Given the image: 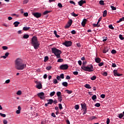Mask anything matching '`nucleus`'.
<instances>
[{"instance_id": "obj_41", "label": "nucleus", "mask_w": 124, "mask_h": 124, "mask_svg": "<svg viewBox=\"0 0 124 124\" xmlns=\"http://www.w3.org/2000/svg\"><path fill=\"white\" fill-rule=\"evenodd\" d=\"M48 60H49V57H48V56H46L45 57V60H44L45 62H47V61H48Z\"/></svg>"}, {"instance_id": "obj_12", "label": "nucleus", "mask_w": 124, "mask_h": 124, "mask_svg": "<svg viewBox=\"0 0 124 124\" xmlns=\"http://www.w3.org/2000/svg\"><path fill=\"white\" fill-rule=\"evenodd\" d=\"M87 21L88 20H87V19H84L81 22V26H82V27H84L85 26H86V23H87Z\"/></svg>"}, {"instance_id": "obj_22", "label": "nucleus", "mask_w": 124, "mask_h": 124, "mask_svg": "<svg viewBox=\"0 0 124 124\" xmlns=\"http://www.w3.org/2000/svg\"><path fill=\"white\" fill-rule=\"evenodd\" d=\"M106 16H107V11L105 10L103 12V17H106Z\"/></svg>"}, {"instance_id": "obj_21", "label": "nucleus", "mask_w": 124, "mask_h": 124, "mask_svg": "<svg viewBox=\"0 0 124 124\" xmlns=\"http://www.w3.org/2000/svg\"><path fill=\"white\" fill-rule=\"evenodd\" d=\"M30 29H31L30 27H24L23 28V30L27 31H29V30H30Z\"/></svg>"}, {"instance_id": "obj_63", "label": "nucleus", "mask_w": 124, "mask_h": 124, "mask_svg": "<svg viewBox=\"0 0 124 124\" xmlns=\"http://www.w3.org/2000/svg\"><path fill=\"white\" fill-rule=\"evenodd\" d=\"M101 98H105V94H102L101 95Z\"/></svg>"}, {"instance_id": "obj_5", "label": "nucleus", "mask_w": 124, "mask_h": 124, "mask_svg": "<svg viewBox=\"0 0 124 124\" xmlns=\"http://www.w3.org/2000/svg\"><path fill=\"white\" fill-rule=\"evenodd\" d=\"M81 108L82 109H83L84 110V112L82 113L83 115H86V114L87 113V104H86V103H82L81 104Z\"/></svg>"}, {"instance_id": "obj_61", "label": "nucleus", "mask_w": 124, "mask_h": 124, "mask_svg": "<svg viewBox=\"0 0 124 124\" xmlns=\"http://www.w3.org/2000/svg\"><path fill=\"white\" fill-rule=\"evenodd\" d=\"M110 124V119L109 118H107V124Z\"/></svg>"}, {"instance_id": "obj_42", "label": "nucleus", "mask_w": 124, "mask_h": 124, "mask_svg": "<svg viewBox=\"0 0 124 124\" xmlns=\"http://www.w3.org/2000/svg\"><path fill=\"white\" fill-rule=\"evenodd\" d=\"M59 108L60 110H62V109L63 108H62V104H59Z\"/></svg>"}, {"instance_id": "obj_33", "label": "nucleus", "mask_w": 124, "mask_h": 124, "mask_svg": "<svg viewBox=\"0 0 124 124\" xmlns=\"http://www.w3.org/2000/svg\"><path fill=\"white\" fill-rule=\"evenodd\" d=\"M55 93H56V92H55V91H53V92L50 93V96H54V95H55Z\"/></svg>"}, {"instance_id": "obj_64", "label": "nucleus", "mask_w": 124, "mask_h": 124, "mask_svg": "<svg viewBox=\"0 0 124 124\" xmlns=\"http://www.w3.org/2000/svg\"><path fill=\"white\" fill-rule=\"evenodd\" d=\"M58 5L59 7H60V8L62 7V3H58Z\"/></svg>"}, {"instance_id": "obj_59", "label": "nucleus", "mask_w": 124, "mask_h": 124, "mask_svg": "<svg viewBox=\"0 0 124 124\" xmlns=\"http://www.w3.org/2000/svg\"><path fill=\"white\" fill-rule=\"evenodd\" d=\"M70 26H71V25H69V24H67L65 26V29H68V28H69Z\"/></svg>"}, {"instance_id": "obj_30", "label": "nucleus", "mask_w": 124, "mask_h": 124, "mask_svg": "<svg viewBox=\"0 0 124 124\" xmlns=\"http://www.w3.org/2000/svg\"><path fill=\"white\" fill-rule=\"evenodd\" d=\"M91 80H92V81H94V80H95V79H96V76H92V77H91Z\"/></svg>"}, {"instance_id": "obj_58", "label": "nucleus", "mask_w": 124, "mask_h": 124, "mask_svg": "<svg viewBox=\"0 0 124 124\" xmlns=\"http://www.w3.org/2000/svg\"><path fill=\"white\" fill-rule=\"evenodd\" d=\"M6 84H9L10 83V79L6 80L5 82Z\"/></svg>"}, {"instance_id": "obj_17", "label": "nucleus", "mask_w": 124, "mask_h": 124, "mask_svg": "<svg viewBox=\"0 0 124 124\" xmlns=\"http://www.w3.org/2000/svg\"><path fill=\"white\" fill-rule=\"evenodd\" d=\"M9 56V52H6L5 54V56H2L1 58H3V59H6Z\"/></svg>"}, {"instance_id": "obj_57", "label": "nucleus", "mask_w": 124, "mask_h": 124, "mask_svg": "<svg viewBox=\"0 0 124 124\" xmlns=\"http://www.w3.org/2000/svg\"><path fill=\"white\" fill-rule=\"evenodd\" d=\"M103 64H104V63L103 62H102L99 63L98 65L99 66H102Z\"/></svg>"}, {"instance_id": "obj_1", "label": "nucleus", "mask_w": 124, "mask_h": 124, "mask_svg": "<svg viewBox=\"0 0 124 124\" xmlns=\"http://www.w3.org/2000/svg\"><path fill=\"white\" fill-rule=\"evenodd\" d=\"M15 68L17 70H23L26 67V64L20 58H17L15 62Z\"/></svg>"}, {"instance_id": "obj_28", "label": "nucleus", "mask_w": 124, "mask_h": 124, "mask_svg": "<svg viewBox=\"0 0 124 124\" xmlns=\"http://www.w3.org/2000/svg\"><path fill=\"white\" fill-rule=\"evenodd\" d=\"M58 99L59 102H62V97H58Z\"/></svg>"}, {"instance_id": "obj_6", "label": "nucleus", "mask_w": 124, "mask_h": 124, "mask_svg": "<svg viewBox=\"0 0 124 124\" xmlns=\"http://www.w3.org/2000/svg\"><path fill=\"white\" fill-rule=\"evenodd\" d=\"M63 45H64L66 47H70L72 45V42L66 41L63 43Z\"/></svg>"}, {"instance_id": "obj_15", "label": "nucleus", "mask_w": 124, "mask_h": 124, "mask_svg": "<svg viewBox=\"0 0 124 124\" xmlns=\"http://www.w3.org/2000/svg\"><path fill=\"white\" fill-rule=\"evenodd\" d=\"M29 37H30V35H29V34H25L22 38V39H28V38H29Z\"/></svg>"}, {"instance_id": "obj_45", "label": "nucleus", "mask_w": 124, "mask_h": 124, "mask_svg": "<svg viewBox=\"0 0 124 124\" xmlns=\"http://www.w3.org/2000/svg\"><path fill=\"white\" fill-rule=\"evenodd\" d=\"M93 100H95L96 99V95H93L92 97Z\"/></svg>"}, {"instance_id": "obj_25", "label": "nucleus", "mask_w": 124, "mask_h": 124, "mask_svg": "<svg viewBox=\"0 0 124 124\" xmlns=\"http://www.w3.org/2000/svg\"><path fill=\"white\" fill-rule=\"evenodd\" d=\"M107 52H108V48H105L103 51V53H104V54H106Z\"/></svg>"}, {"instance_id": "obj_40", "label": "nucleus", "mask_w": 124, "mask_h": 124, "mask_svg": "<svg viewBox=\"0 0 124 124\" xmlns=\"http://www.w3.org/2000/svg\"><path fill=\"white\" fill-rule=\"evenodd\" d=\"M99 4L101 5H104V1H103V0H100L99 1Z\"/></svg>"}, {"instance_id": "obj_39", "label": "nucleus", "mask_w": 124, "mask_h": 124, "mask_svg": "<svg viewBox=\"0 0 124 124\" xmlns=\"http://www.w3.org/2000/svg\"><path fill=\"white\" fill-rule=\"evenodd\" d=\"M50 12H51L50 11H46L44 12L43 14L44 15H46V14H48V13H50Z\"/></svg>"}, {"instance_id": "obj_26", "label": "nucleus", "mask_w": 124, "mask_h": 124, "mask_svg": "<svg viewBox=\"0 0 124 124\" xmlns=\"http://www.w3.org/2000/svg\"><path fill=\"white\" fill-rule=\"evenodd\" d=\"M71 15H72V16H73L74 17H78V14H76L74 12L71 13Z\"/></svg>"}, {"instance_id": "obj_9", "label": "nucleus", "mask_w": 124, "mask_h": 124, "mask_svg": "<svg viewBox=\"0 0 124 124\" xmlns=\"http://www.w3.org/2000/svg\"><path fill=\"white\" fill-rule=\"evenodd\" d=\"M32 15L36 18H40L41 17V13H33Z\"/></svg>"}, {"instance_id": "obj_49", "label": "nucleus", "mask_w": 124, "mask_h": 124, "mask_svg": "<svg viewBox=\"0 0 124 124\" xmlns=\"http://www.w3.org/2000/svg\"><path fill=\"white\" fill-rule=\"evenodd\" d=\"M75 109H76V110H78V109H79V105H76L75 106Z\"/></svg>"}, {"instance_id": "obj_10", "label": "nucleus", "mask_w": 124, "mask_h": 124, "mask_svg": "<svg viewBox=\"0 0 124 124\" xmlns=\"http://www.w3.org/2000/svg\"><path fill=\"white\" fill-rule=\"evenodd\" d=\"M113 74L114 76H118V77H120V76H123V74L118 73V70H114L113 71Z\"/></svg>"}, {"instance_id": "obj_52", "label": "nucleus", "mask_w": 124, "mask_h": 124, "mask_svg": "<svg viewBox=\"0 0 124 124\" xmlns=\"http://www.w3.org/2000/svg\"><path fill=\"white\" fill-rule=\"evenodd\" d=\"M53 83H54L55 84H58V80H57L56 79H53Z\"/></svg>"}, {"instance_id": "obj_48", "label": "nucleus", "mask_w": 124, "mask_h": 124, "mask_svg": "<svg viewBox=\"0 0 124 124\" xmlns=\"http://www.w3.org/2000/svg\"><path fill=\"white\" fill-rule=\"evenodd\" d=\"M110 7L112 10H116L117 9V8H116V7H114V6H111Z\"/></svg>"}, {"instance_id": "obj_46", "label": "nucleus", "mask_w": 124, "mask_h": 124, "mask_svg": "<svg viewBox=\"0 0 124 124\" xmlns=\"http://www.w3.org/2000/svg\"><path fill=\"white\" fill-rule=\"evenodd\" d=\"M111 54H116L117 53V51L115 49H112L111 51Z\"/></svg>"}, {"instance_id": "obj_47", "label": "nucleus", "mask_w": 124, "mask_h": 124, "mask_svg": "<svg viewBox=\"0 0 124 124\" xmlns=\"http://www.w3.org/2000/svg\"><path fill=\"white\" fill-rule=\"evenodd\" d=\"M2 48L3 49V50H7V49H8V47L6 46H3L2 47Z\"/></svg>"}, {"instance_id": "obj_50", "label": "nucleus", "mask_w": 124, "mask_h": 124, "mask_svg": "<svg viewBox=\"0 0 124 124\" xmlns=\"http://www.w3.org/2000/svg\"><path fill=\"white\" fill-rule=\"evenodd\" d=\"M95 107H100V103H97L95 104Z\"/></svg>"}, {"instance_id": "obj_18", "label": "nucleus", "mask_w": 124, "mask_h": 124, "mask_svg": "<svg viewBox=\"0 0 124 124\" xmlns=\"http://www.w3.org/2000/svg\"><path fill=\"white\" fill-rule=\"evenodd\" d=\"M47 104H50V105H52V104H53L54 103V100H53V99L47 100Z\"/></svg>"}, {"instance_id": "obj_14", "label": "nucleus", "mask_w": 124, "mask_h": 124, "mask_svg": "<svg viewBox=\"0 0 124 124\" xmlns=\"http://www.w3.org/2000/svg\"><path fill=\"white\" fill-rule=\"evenodd\" d=\"M13 25L15 26V28H17V27L20 25V22L16 21L14 23Z\"/></svg>"}, {"instance_id": "obj_29", "label": "nucleus", "mask_w": 124, "mask_h": 124, "mask_svg": "<svg viewBox=\"0 0 124 124\" xmlns=\"http://www.w3.org/2000/svg\"><path fill=\"white\" fill-rule=\"evenodd\" d=\"M54 33L55 36H56V37H57V38H59V37H60V35H58V34L57 33V31H54Z\"/></svg>"}, {"instance_id": "obj_8", "label": "nucleus", "mask_w": 124, "mask_h": 124, "mask_svg": "<svg viewBox=\"0 0 124 124\" xmlns=\"http://www.w3.org/2000/svg\"><path fill=\"white\" fill-rule=\"evenodd\" d=\"M37 96L38 97H40L41 99H44V96L45 95V94L43 92H41L40 93H37Z\"/></svg>"}, {"instance_id": "obj_11", "label": "nucleus", "mask_w": 124, "mask_h": 124, "mask_svg": "<svg viewBox=\"0 0 124 124\" xmlns=\"http://www.w3.org/2000/svg\"><path fill=\"white\" fill-rule=\"evenodd\" d=\"M79 5H80V6H82V5H83V4H84V3H86V0H80L78 2Z\"/></svg>"}, {"instance_id": "obj_44", "label": "nucleus", "mask_w": 124, "mask_h": 124, "mask_svg": "<svg viewBox=\"0 0 124 124\" xmlns=\"http://www.w3.org/2000/svg\"><path fill=\"white\" fill-rule=\"evenodd\" d=\"M60 77L62 79H64V75L63 74H62L60 75Z\"/></svg>"}, {"instance_id": "obj_34", "label": "nucleus", "mask_w": 124, "mask_h": 124, "mask_svg": "<svg viewBox=\"0 0 124 124\" xmlns=\"http://www.w3.org/2000/svg\"><path fill=\"white\" fill-rule=\"evenodd\" d=\"M68 25H69L70 26H71L72 25V19H70L69 21L68 22Z\"/></svg>"}, {"instance_id": "obj_2", "label": "nucleus", "mask_w": 124, "mask_h": 124, "mask_svg": "<svg viewBox=\"0 0 124 124\" xmlns=\"http://www.w3.org/2000/svg\"><path fill=\"white\" fill-rule=\"evenodd\" d=\"M31 42L34 49H36L39 48V45H40V44H39V42H38V41H37V37H36V36H34L32 37Z\"/></svg>"}, {"instance_id": "obj_53", "label": "nucleus", "mask_w": 124, "mask_h": 124, "mask_svg": "<svg viewBox=\"0 0 124 124\" xmlns=\"http://www.w3.org/2000/svg\"><path fill=\"white\" fill-rule=\"evenodd\" d=\"M109 29H110L111 30H114V27H113V25H110L108 26Z\"/></svg>"}, {"instance_id": "obj_38", "label": "nucleus", "mask_w": 124, "mask_h": 124, "mask_svg": "<svg viewBox=\"0 0 124 124\" xmlns=\"http://www.w3.org/2000/svg\"><path fill=\"white\" fill-rule=\"evenodd\" d=\"M119 38L121 39V40H124V37L123 36V35L120 34L119 35Z\"/></svg>"}, {"instance_id": "obj_35", "label": "nucleus", "mask_w": 124, "mask_h": 124, "mask_svg": "<svg viewBox=\"0 0 124 124\" xmlns=\"http://www.w3.org/2000/svg\"><path fill=\"white\" fill-rule=\"evenodd\" d=\"M16 94L17 95H21L22 94V91H17V92L16 93Z\"/></svg>"}, {"instance_id": "obj_7", "label": "nucleus", "mask_w": 124, "mask_h": 124, "mask_svg": "<svg viewBox=\"0 0 124 124\" xmlns=\"http://www.w3.org/2000/svg\"><path fill=\"white\" fill-rule=\"evenodd\" d=\"M60 69L62 70H66V69H68V65L65 64H62L60 66Z\"/></svg>"}, {"instance_id": "obj_16", "label": "nucleus", "mask_w": 124, "mask_h": 124, "mask_svg": "<svg viewBox=\"0 0 124 124\" xmlns=\"http://www.w3.org/2000/svg\"><path fill=\"white\" fill-rule=\"evenodd\" d=\"M36 88L39 90L42 89V84L41 83H39L38 84L36 85Z\"/></svg>"}, {"instance_id": "obj_23", "label": "nucleus", "mask_w": 124, "mask_h": 124, "mask_svg": "<svg viewBox=\"0 0 124 124\" xmlns=\"http://www.w3.org/2000/svg\"><path fill=\"white\" fill-rule=\"evenodd\" d=\"M56 94H57L58 97H60L62 96V93L61 92H57Z\"/></svg>"}, {"instance_id": "obj_31", "label": "nucleus", "mask_w": 124, "mask_h": 124, "mask_svg": "<svg viewBox=\"0 0 124 124\" xmlns=\"http://www.w3.org/2000/svg\"><path fill=\"white\" fill-rule=\"evenodd\" d=\"M93 26L94 28H98L99 27H100V25H98V24L97 23V24H93Z\"/></svg>"}, {"instance_id": "obj_24", "label": "nucleus", "mask_w": 124, "mask_h": 124, "mask_svg": "<svg viewBox=\"0 0 124 124\" xmlns=\"http://www.w3.org/2000/svg\"><path fill=\"white\" fill-rule=\"evenodd\" d=\"M85 87L86 88V89H92V87L90 85V84H86Z\"/></svg>"}, {"instance_id": "obj_37", "label": "nucleus", "mask_w": 124, "mask_h": 124, "mask_svg": "<svg viewBox=\"0 0 124 124\" xmlns=\"http://www.w3.org/2000/svg\"><path fill=\"white\" fill-rule=\"evenodd\" d=\"M46 70H51L52 69V66H48L46 67Z\"/></svg>"}, {"instance_id": "obj_36", "label": "nucleus", "mask_w": 124, "mask_h": 124, "mask_svg": "<svg viewBox=\"0 0 124 124\" xmlns=\"http://www.w3.org/2000/svg\"><path fill=\"white\" fill-rule=\"evenodd\" d=\"M63 62V59L62 58L58 59L57 61V62Z\"/></svg>"}, {"instance_id": "obj_13", "label": "nucleus", "mask_w": 124, "mask_h": 124, "mask_svg": "<svg viewBox=\"0 0 124 124\" xmlns=\"http://www.w3.org/2000/svg\"><path fill=\"white\" fill-rule=\"evenodd\" d=\"M95 62L97 63H99L100 62H101V59L99 58V57L96 58L95 59Z\"/></svg>"}, {"instance_id": "obj_20", "label": "nucleus", "mask_w": 124, "mask_h": 124, "mask_svg": "<svg viewBox=\"0 0 124 124\" xmlns=\"http://www.w3.org/2000/svg\"><path fill=\"white\" fill-rule=\"evenodd\" d=\"M62 85L63 87H67V86H68V83L67 82H63L62 83Z\"/></svg>"}, {"instance_id": "obj_27", "label": "nucleus", "mask_w": 124, "mask_h": 124, "mask_svg": "<svg viewBox=\"0 0 124 124\" xmlns=\"http://www.w3.org/2000/svg\"><path fill=\"white\" fill-rule=\"evenodd\" d=\"M65 92H67V93H68V94H70L71 93H72L73 92L72 91L68 90H66Z\"/></svg>"}, {"instance_id": "obj_62", "label": "nucleus", "mask_w": 124, "mask_h": 124, "mask_svg": "<svg viewBox=\"0 0 124 124\" xmlns=\"http://www.w3.org/2000/svg\"><path fill=\"white\" fill-rule=\"evenodd\" d=\"M73 74H74V75H78V72H77V71H75V72H73Z\"/></svg>"}, {"instance_id": "obj_4", "label": "nucleus", "mask_w": 124, "mask_h": 124, "mask_svg": "<svg viewBox=\"0 0 124 124\" xmlns=\"http://www.w3.org/2000/svg\"><path fill=\"white\" fill-rule=\"evenodd\" d=\"M81 69L83 70H84V71H88L89 72H93V71L94 70L93 69V65H90L87 66L82 65L81 66Z\"/></svg>"}, {"instance_id": "obj_19", "label": "nucleus", "mask_w": 124, "mask_h": 124, "mask_svg": "<svg viewBox=\"0 0 124 124\" xmlns=\"http://www.w3.org/2000/svg\"><path fill=\"white\" fill-rule=\"evenodd\" d=\"M95 119H97L96 117L95 116H91L89 118V121H93V120H94Z\"/></svg>"}, {"instance_id": "obj_43", "label": "nucleus", "mask_w": 124, "mask_h": 124, "mask_svg": "<svg viewBox=\"0 0 124 124\" xmlns=\"http://www.w3.org/2000/svg\"><path fill=\"white\" fill-rule=\"evenodd\" d=\"M0 116H1V117H3V118H5L6 117V115H5V114H2L1 113H0Z\"/></svg>"}, {"instance_id": "obj_55", "label": "nucleus", "mask_w": 124, "mask_h": 124, "mask_svg": "<svg viewBox=\"0 0 124 124\" xmlns=\"http://www.w3.org/2000/svg\"><path fill=\"white\" fill-rule=\"evenodd\" d=\"M71 34H76V31H75V30L72 31Z\"/></svg>"}, {"instance_id": "obj_60", "label": "nucleus", "mask_w": 124, "mask_h": 124, "mask_svg": "<svg viewBox=\"0 0 124 124\" xmlns=\"http://www.w3.org/2000/svg\"><path fill=\"white\" fill-rule=\"evenodd\" d=\"M103 38V42H105V41H107V37H104Z\"/></svg>"}, {"instance_id": "obj_56", "label": "nucleus", "mask_w": 124, "mask_h": 124, "mask_svg": "<svg viewBox=\"0 0 124 124\" xmlns=\"http://www.w3.org/2000/svg\"><path fill=\"white\" fill-rule=\"evenodd\" d=\"M28 2H29V0H23V4L28 3Z\"/></svg>"}, {"instance_id": "obj_3", "label": "nucleus", "mask_w": 124, "mask_h": 124, "mask_svg": "<svg viewBox=\"0 0 124 124\" xmlns=\"http://www.w3.org/2000/svg\"><path fill=\"white\" fill-rule=\"evenodd\" d=\"M52 52L56 56L57 58L58 59L61 58V54H62V51L58 49L56 47H53L51 48Z\"/></svg>"}, {"instance_id": "obj_32", "label": "nucleus", "mask_w": 124, "mask_h": 124, "mask_svg": "<svg viewBox=\"0 0 124 124\" xmlns=\"http://www.w3.org/2000/svg\"><path fill=\"white\" fill-rule=\"evenodd\" d=\"M124 117V114L123 113H120L119 114V119H122Z\"/></svg>"}, {"instance_id": "obj_51", "label": "nucleus", "mask_w": 124, "mask_h": 124, "mask_svg": "<svg viewBox=\"0 0 124 124\" xmlns=\"http://www.w3.org/2000/svg\"><path fill=\"white\" fill-rule=\"evenodd\" d=\"M56 78H57V80H58V81H62V79L59 76H57Z\"/></svg>"}, {"instance_id": "obj_54", "label": "nucleus", "mask_w": 124, "mask_h": 124, "mask_svg": "<svg viewBox=\"0 0 124 124\" xmlns=\"http://www.w3.org/2000/svg\"><path fill=\"white\" fill-rule=\"evenodd\" d=\"M102 75H103L104 76H107V75H108V74H107V72H104V73H103Z\"/></svg>"}]
</instances>
